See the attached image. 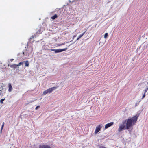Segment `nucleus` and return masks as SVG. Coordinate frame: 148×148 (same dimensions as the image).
Returning a JSON list of instances; mask_svg holds the SVG:
<instances>
[{
  "label": "nucleus",
  "mask_w": 148,
  "mask_h": 148,
  "mask_svg": "<svg viewBox=\"0 0 148 148\" xmlns=\"http://www.w3.org/2000/svg\"><path fill=\"white\" fill-rule=\"evenodd\" d=\"M57 88L56 87H53L49 88L47 90H45L43 92L44 95H46L47 93H50L52 92L53 90H56Z\"/></svg>",
  "instance_id": "3"
},
{
  "label": "nucleus",
  "mask_w": 148,
  "mask_h": 148,
  "mask_svg": "<svg viewBox=\"0 0 148 148\" xmlns=\"http://www.w3.org/2000/svg\"><path fill=\"white\" fill-rule=\"evenodd\" d=\"M32 48H27L25 50H24L23 52V55L26 56H30L32 53Z\"/></svg>",
  "instance_id": "2"
},
{
  "label": "nucleus",
  "mask_w": 148,
  "mask_h": 148,
  "mask_svg": "<svg viewBox=\"0 0 148 148\" xmlns=\"http://www.w3.org/2000/svg\"><path fill=\"white\" fill-rule=\"evenodd\" d=\"M39 148H51L49 145H39Z\"/></svg>",
  "instance_id": "7"
},
{
  "label": "nucleus",
  "mask_w": 148,
  "mask_h": 148,
  "mask_svg": "<svg viewBox=\"0 0 148 148\" xmlns=\"http://www.w3.org/2000/svg\"><path fill=\"white\" fill-rule=\"evenodd\" d=\"M10 67H13V66H12V65L10 66Z\"/></svg>",
  "instance_id": "23"
},
{
  "label": "nucleus",
  "mask_w": 148,
  "mask_h": 148,
  "mask_svg": "<svg viewBox=\"0 0 148 148\" xmlns=\"http://www.w3.org/2000/svg\"><path fill=\"white\" fill-rule=\"evenodd\" d=\"M85 32H83L82 34H80L79 36L78 37V38L77 39V40H78L79 38H80L81 37H82L84 34L85 33Z\"/></svg>",
  "instance_id": "9"
},
{
  "label": "nucleus",
  "mask_w": 148,
  "mask_h": 148,
  "mask_svg": "<svg viewBox=\"0 0 148 148\" xmlns=\"http://www.w3.org/2000/svg\"><path fill=\"white\" fill-rule=\"evenodd\" d=\"M4 100H5V98H4V99H1L0 100V103H1V104H2V103H3V101H4Z\"/></svg>",
  "instance_id": "13"
},
{
  "label": "nucleus",
  "mask_w": 148,
  "mask_h": 148,
  "mask_svg": "<svg viewBox=\"0 0 148 148\" xmlns=\"http://www.w3.org/2000/svg\"><path fill=\"white\" fill-rule=\"evenodd\" d=\"M12 66H13V67L14 69L16 68L17 66V65L16 64H13L12 65Z\"/></svg>",
  "instance_id": "18"
},
{
  "label": "nucleus",
  "mask_w": 148,
  "mask_h": 148,
  "mask_svg": "<svg viewBox=\"0 0 148 148\" xmlns=\"http://www.w3.org/2000/svg\"><path fill=\"white\" fill-rule=\"evenodd\" d=\"M58 17L57 15L56 14H55L53 16L51 17V19L53 20H54L56 19Z\"/></svg>",
  "instance_id": "10"
},
{
  "label": "nucleus",
  "mask_w": 148,
  "mask_h": 148,
  "mask_svg": "<svg viewBox=\"0 0 148 148\" xmlns=\"http://www.w3.org/2000/svg\"><path fill=\"white\" fill-rule=\"evenodd\" d=\"M114 123L113 122H111L110 123H108L106 124L105 126V128L106 129L108 127H110V126L113 125L114 124Z\"/></svg>",
  "instance_id": "5"
},
{
  "label": "nucleus",
  "mask_w": 148,
  "mask_h": 148,
  "mask_svg": "<svg viewBox=\"0 0 148 148\" xmlns=\"http://www.w3.org/2000/svg\"><path fill=\"white\" fill-rule=\"evenodd\" d=\"M23 63V62H20L17 65V66H20L21 64H22Z\"/></svg>",
  "instance_id": "17"
},
{
  "label": "nucleus",
  "mask_w": 148,
  "mask_h": 148,
  "mask_svg": "<svg viewBox=\"0 0 148 148\" xmlns=\"http://www.w3.org/2000/svg\"><path fill=\"white\" fill-rule=\"evenodd\" d=\"M148 90V88L147 87L145 88V89L143 91V92L145 94L147 92V91Z\"/></svg>",
  "instance_id": "12"
},
{
  "label": "nucleus",
  "mask_w": 148,
  "mask_h": 148,
  "mask_svg": "<svg viewBox=\"0 0 148 148\" xmlns=\"http://www.w3.org/2000/svg\"><path fill=\"white\" fill-rule=\"evenodd\" d=\"M101 127L100 125L96 127V130L95 131V134H97L101 130Z\"/></svg>",
  "instance_id": "6"
},
{
  "label": "nucleus",
  "mask_w": 148,
  "mask_h": 148,
  "mask_svg": "<svg viewBox=\"0 0 148 148\" xmlns=\"http://www.w3.org/2000/svg\"><path fill=\"white\" fill-rule=\"evenodd\" d=\"M8 86H9L8 91L9 92H10L12 91V85L10 84H9Z\"/></svg>",
  "instance_id": "8"
},
{
  "label": "nucleus",
  "mask_w": 148,
  "mask_h": 148,
  "mask_svg": "<svg viewBox=\"0 0 148 148\" xmlns=\"http://www.w3.org/2000/svg\"><path fill=\"white\" fill-rule=\"evenodd\" d=\"M139 116V114H137L132 117H130L128 119L123 121L122 124L119 125L118 131L121 132L124 130H127L130 132H131V131L129 129L133 125L135 124Z\"/></svg>",
  "instance_id": "1"
},
{
  "label": "nucleus",
  "mask_w": 148,
  "mask_h": 148,
  "mask_svg": "<svg viewBox=\"0 0 148 148\" xmlns=\"http://www.w3.org/2000/svg\"><path fill=\"white\" fill-rule=\"evenodd\" d=\"M108 36V33H106L105 34L104 36V38H106Z\"/></svg>",
  "instance_id": "14"
},
{
  "label": "nucleus",
  "mask_w": 148,
  "mask_h": 148,
  "mask_svg": "<svg viewBox=\"0 0 148 148\" xmlns=\"http://www.w3.org/2000/svg\"><path fill=\"white\" fill-rule=\"evenodd\" d=\"M40 108V106H37L36 108H35V109L36 110H37L39 108Z\"/></svg>",
  "instance_id": "20"
},
{
  "label": "nucleus",
  "mask_w": 148,
  "mask_h": 148,
  "mask_svg": "<svg viewBox=\"0 0 148 148\" xmlns=\"http://www.w3.org/2000/svg\"><path fill=\"white\" fill-rule=\"evenodd\" d=\"M13 60H14L13 59H11L10 60H11V61H12Z\"/></svg>",
  "instance_id": "24"
},
{
  "label": "nucleus",
  "mask_w": 148,
  "mask_h": 148,
  "mask_svg": "<svg viewBox=\"0 0 148 148\" xmlns=\"http://www.w3.org/2000/svg\"><path fill=\"white\" fill-rule=\"evenodd\" d=\"M25 66H27V67L29 66V63L28 62V61L27 60V61H25Z\"/></svg>",
  "instance_id": "11"
},
{
  "label": "nucleus",
  "mask_w": 148,
  "mask_h": 148,
  "mask_svg": "<svg viewBox=\"0 0 148 148\" xmlns=\"http://www.w3.org/2000/svg\"><path fill=\"white\" fill-rule=\"evenodd\" d=\"M145 94L144 93V94H143V97H142V98H141V99H143L145 97Z\"/></svg>",
  "instance_id": "19"
},
{
  "label": "nucleus",
  "mask_w": 148,
  "mask_h": 148,
  "mask_svg": "<svg viewBox=\"0 0 148 148\" xmlns=\"http://www.w3.org/2000/svg\"><path fill=\"white\" fill-rule=\"evenodd\" d=\"M64 44H65V43H62L61 44H60L59 45V46H61V45H64Z\"/></svg>",
  "instance_id": "22"
},
{
  "label": "nucleus",
  "mask_w": 148,
  "mask_h": 148,
  "mask_svg": "<svg viewBox=\"0 0 148 148\" xmlns=\"http://www.w3.org/2000/svg\"><path fill=\"white\" fill-rule=\"evenodd\" d=\"M140 101H141V100L139 101H138L137 102V103H136L135 104V106H137L138 105Z\"/></svg>",
  "instance_id": "15"
},
{
  "label": "nucleus",
  "mask_w": 148,
  "mask_h": 148,
  "mask_svg": "<svg viewBox=\"0 0 148 148\" xmlns=\"http://www.w3.org/2000/svg\"><path fill=\"white\" fill-rule=\"evenodd\" d=\"M0 95H2V91H1V90H0Z\"/></svg>",
  "instance_id": "21"
},
{
  "label": "nucleus",
  "mask_w": 148,
  "mask_h": 148,
  "mask_svg": "<svg viewBox=\"0 0 148 148\" xmlns=\"http://www.w3.org/2000/svg\"><path fill=\"white\" fill-rule=\"evenodd\" d=\"M4 125V123L3 122V123L1 127V130L3 129V128Z\"/></svg>",
  "instance_id": "16"
},
{
  "label": "nucleus",
  "mask_w": 148,
  "mask_h": 148,
  "mask_svg": "<svg viewBox=\"0 0 148 148\" xmlns=\"http://www.w3.org/2000/svg\"><path fill=\"white\" fill-rule=\"evenodd\" d=\"M33 36H32V38H33Z\"/></svg>",
  "instance_id": "25"
},
{
  "label": "nucleus",
  "mask_w": 148,
  "mask_h": 148,
  "mask_svg": "<svg viewBox=\"0 0 148 148\" xmlns=\"http://www.w3.org/2000/svg\"><path fill=\"white\" fill-rule=\"evenodd\" d=\"M67 49V48H66L63 49H50L49 50L54 51L55 53H60L66 51Z\"/></svg>",
  "instance_id": "4"
},
{
  "label": "nucleus",
  "mask_w": 148,
  "mask_h": 148,
  "mask_svg": "<svg viewBox=\"0 0 148 148\" xmlns=\"http://www.w3.org/2000/svg\"><path fill=\"white\" fill-rule=\"evenodd\" d=\"M33 36H32V38H33Z\"/></svg>",
  "instance_id": "26"
}]
</instances>
